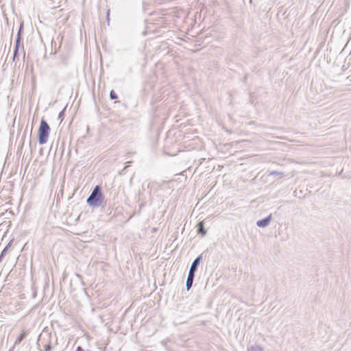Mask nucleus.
Returning a JSON list of instances; mask_svg holds the SVG:
<instances>
[{
  "mask_svg": "<svg viewBox=\"0 0 351 351\" xmlns=\"http://www.w3.org/2000/svg\"><path fill=\"white\" fill-rule=\"evenodd\" d=\"M25 332H23L16 339L15 344L20 343L25 337Z\"/></svg>",
  "mask_w": 351,
  "mask_h": 351,
  "instance_id": "8",
  "label": "nucleus"
},
{
  "mask_svg": "<svg viewBox=\"0 0 351 351\" xmlns=\"http://www.w3.org/2000/svg\"><path fill=\"white\" fill-rule=\"evenodd\" d=\"M21 29H22V26H21L19 30V32H18V34H17V38H16V45H15V47H14V56H13V60L14 61L15 60V58L17 56V53H18V51H19V43L21 41Z\"/></svg>",
  "mask_w": 351,
  "mask_h": 351,
  "instance_id": "5",
  "label": "nucleus"
},
{
  "mask_svg": "<svg viewBox=\"0 0 351 351\" xmlns=\"http://www.w3.org/2000/svg\"><path fill=\"white\" fill-rule=\"evenodd\" d=\"M271 221V215L270 214L267 217H265L261 220L257 221L256 225L260 228H265V227H267V226H269Z\"/></svg>",
  "mask_w": 351,
  "mask_h": 351,
  "instance_id": "4",
  "label": "nucleus"
},
{
  "mask_svg": "<svg viewBox=\"0 0 351 351\" xmlns=\"http://www.w3.org/2000/svg\"><path fill=\"white\" fill-rule=\"evenodd\" d=\"M8 247V245H7V246L3 249V250L2 251L1 254H3V256H4V255L5 254V252H6V250H7Z\"/></svg>",
  "mask_w": 351,
  "mask_h": 351,
  "instance_id": "14",
  "label": "nucleus"
},
{
  "mask_svg": "<svg viewBox=\"0 0 351 351\" xmlns=\"http://www.w3.org/2000/svg\"><path fill=\"white\" fill-rule=\"evenodd\" d=\"M103 202L101 189L99 186H96L92 191L90 195L86 199L87 204L93 207H99Z\"/></svg>",
  "mask_w": 351,
  "mask_h": 351,
  "instance_id": "1",
  "label": "nucleus"
},
{
  "mask_svg": "<svg viewBox=\"0 0 351 351\" xmlns=\"http://www.w3.org/2000/svg\"><path fill=\"white\" fill-rule=\"evenodd\" d=\"M110 97L111 99H115L117 98V95L114 90H111L110 93Z\"/></svg>",
  "mask_w": 351,
  "mask_h": 351,
  "instance_id": "11",
  "label": "nucleus"
},
{
  "mask_svg": "<svg viewBox=\"0 0 351 351\" xmlns=\"http://www.w3.org/2000/svg\"><path fill=\"white\" fill-rule=\"evenodd\" d=\"M50 127L45 119H42L38 129V142L40 145L47 143Z\"/></svg>",
  "mask_w": 351,
  "mask_h": 351,
  "instance_id": "2",
  "label": "nucleus"
},
{
  "mask_svg": "<svg viewBox=\"0 0 351 351\" xmlns=\"http://www.w3.org/2000/svg\"><path fill=\"white\" fill-rule=\"evenodd\" d=\"M109 16H110V10H108L106 13V19H107L108 23H109Z\"/></svg>",
  "mask_w": 351,
  "mask_h": 351,
  "instance_id": "15",
  "label": "nucleus"
},
{
  "mask_svg": "<svg viewBox=\"0 0 351 351\" xmlns=\"http://www.w3.org/2000/svg\"><path fill=\"white\" fill-rule=\"evenodd\" d=\"M194 278H195V274H191L189 272L186 282V287L187 291H189L191 288Z\"/></svg>",
  "mask_w": 351,
  "mask_h": 351,
  "instance_id": "6",
  "label": "nucleus"
},
{
  "mask_svg": "<svg viewBox=\"0 0 351 351\" xmlns=\"http://www.w3.org/2000/svg\"><path fill=\"white\" fill-rule=\"evenodd\" d=\"M247 351H263V349L261 346H255L249 348Z\"/></svg>",
  "mask_w": 351,
  "mask_h": 351,
  "instance_id": "9",
  "label": "nucleus"
},
{
  "mask_svg": "<svg viewBox=\"0 0 351 351\" xmlns=\"http://www.w3.org/2000/svg\"><path fill=\"white\" fill-rule=\"evenodd\" d=\"M51 345H50V344H47V345H46V346H45V351H50V350H51Z\"/></svg>",
  "mask_w": 351,
  "mask_h": 351,
  "instance_id": "13",
  "label": "nucleus"
},
{
  "mask_svg": "<svg viewBox=\"0 0 351 351\" xmlns=\"http://www.w3.org/2000/svg\"><path fill=\"white\" fill-rule=\"evenodd\" d=\"M269 175L270 176H282L284 175V173L282 172H279V171H271L269 173Z\"/></svg>",
  "mask_w": 351,
  "mask_h": 351,
  "instance_id": "10",
  "label": "nucleus"
},
{
  "mask_svg": "<svg viewBox=\"0 0 351 351\" xmlns=\"http://www.w3.org/2000/svg\"><path fill=\"white\" fill-rule=\"evenodd\" d=\"M197 233L202 234V236H204L206 234V230L204 228V223L199 222L197 223Z\"/></svg>",
  "mask_w": 351,
  "mask_h": 351,
  "instance_id": "7",
  "label": "nucleus"
},
{
  "mask_svg": "<svg viewBox=\"0 0 351 351\" xmlns=\"http://www.w3.org/2000/svg\"><path fill=\"white\" fill-rule=\"evenodd\" d=\"M202 260V256H197L192 263L190 269H189V273L195 274L198 265L200 263V261Z\"/></svg>",
  "mask_w": 351,
  "mask_h": 351,
  "instance_id": "3",
  "label": "nucleus"
},
{
  "mask_svg": "<svg viewBox=\"0 0 351 351\" xmlns=\"http://www.w3.org/2000/svg\"><path fill=\"white\" fill-rule=\"evenodd\" d=\"M64 110H62L59 113L58 119L62 121L64 119Z\"/></svg>",
  "mask_w": 351,
  "mask_h": 351,
  "instance_id": "12",
  "label": "nucleus"
},
{
  "mask_svg": "<svg viewBox=\"0 0 351 351\" xmlns=\"http://www.w3.org/2000/svg\"><path fill=\"white\" fill-rule=\"evenodd\" d=\"M3 258V254H0V262L2 261Z\"/></svg>",
  "mask_w": 351,
  "mask_h": 351,
  "instance_id": "17",
  "label": "nucleus"
},
{
  "mask_svg": "<svg viewBox=\"0 0 351 351\" xmlns=\"http://www.w3.org/2000/svg\"><path fill=\"white\" fill-rule=\"evenodd\" d=\"M131 162H132L131 161H128V162H126L127 166L124 168V169H126V168L130 165V164Z\"/></svg>",
  "mask_w": 351,
  "mask_h": 351,
  "instance_id": "16",
  "label": "nucleus"
}]
</instances>
